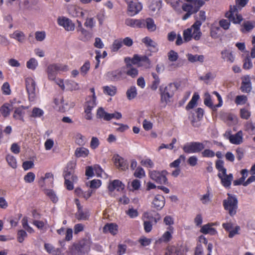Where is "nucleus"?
Segmentation results:
<instances>
[{
    "label": "nucleus",
    "instance_id": "obj_26",
    "mask_svg": "<svg viewBox=\"0 0 255 255\" xmlns=\"http://www.w3.org/2000/svg\"><path fill=\"white\" fill-rule=\"evenodd\" d=\"M77 32L80 33L79 39L83 42L88 41L92 37V34L84 28L77 29Z\"/></svg>",
    "mask_w": 255,
    "mask_h": 255
},
{
    "label": "nucleus",
    "instance_id": "obj_24",
    "mask_svg": "<svg viewBox=\"0 0 255 255\" xmlns=\"http://www.w3.org/2000/svg\"><path fill=\"white\" fill-rule=\"evenodd\" d=\"M162 6V2L160 0H153L149 6L150 14L152 15L157 14Z\"/></svg>",
    "mask_w": 255,
    "mask_h": 255
},
{
    "label": "nucleus",
    "instance_id": "obj_21",
    "mask_svg": "<svg viewBox=\"0 0 255 255\" xmlns=\"http://www.w3.org/2000/svg\"><path fill=\"white\" fill-rule=\"evenodd\" d=\"M54 103L56 108L60 111L64 112L67 111L69 106L67 102H65L62 96L55 98Z\"/></svg>",
    "mask_w": 255,
    "mask_h": 255
},
{
    "label": "nucleus",
    "instance_id": "obj_41",
    "mask_svg": "<svg viewBox=\"0 0 255 255\" xmlns=\"http://www.w3.org/2000/svg\"><path fill=\"white\" fill-rule=\"evenodd\" d=\"M96 97L88 96L86 98V102L84 105V108L93 109L97 105Z\"/></svg>",
    "mask_w": 255,
    "mask_h": 255
},
{
    "label": "nucleus",
    "instance_id": "obj_58",
    "mask_svg": "<svg viewBox=\"0 0 255 255\" xmlns=\"http://www.w3.org/2000/svg\"><path fill=\"white\" fill-rule=\"evenodd\" d=\"M122 40L116 39L113 42L111 49L112 52H117L122 46Z\"/></svg>",
    "mask_w": 255,
    "mask_h": 255
},
{
    "label": "nucleus",
    "instance_id": "obj_39",
    "mask_svg": "<svg viewBox=\"0 0 255 255\" xmlns=\"http://www.w3.org/2000/svg\"><path fill=\"white\" fill-rule=\"evenodd\" d=\"M149 214L144 213L143 215V219L144 220L143 227L146 233H149L152 229V225L150 221L145 220V219H149Z\"/></svg>",
    "mask_w": 255,
    "mask_h": 255
},
{
    "label": "nucleus",
    "instance_id": "obj_6",
    "mask_svg": "<svg viewBox=\"0 0 255 255\" xmlns=\"http://www.w3.org/2000/svg\"><path fill=\"white\" fill-rule=\"evenodd\" d=\"M240 10L237 5L231 6L229 11L226 13L225 16L233 23L239 24L243 20L242 15L239 12Z\"/></svg>",
    "mask_w": 255,
    "mask_h": 255
},
{
    "label": "nucleus",
    "instance_id": "obj_59",
    "mask_svg": "<svg viewBox=\"0 0 255 255\" xmlns=\"http://www.w3.org/2000/svg\"><path fill=\"white\" fill-rule=\"evenodd\" d=\"M168 59L170 62L176 61L178 58V54L174 50H170L167 53Z\"/></svg>",
    "mask_w": 255,
    "mask_h": 255
},
{
    "label": "nucleus",
    "instance_id": "obj_56",
    "mask_svg": "<svg viewBox=\"0 0 255 255\" xmlns=\"http://www.w3.org/2000/svg\"><path fill=\"white\" fill-rule=\"evenodd\" d=\"M220 31V28L218 26L212 25L210 29V35L213 38L216 39L219 37Z\"/></svg>",
    "mask_w": 255,
    "mask_h": 255
},
{
    "label": "nucleus",
    "instance_id": "obj_35",
    "mask_svg": "<svg viewBox=\"0 0 255 255\" xmlns=\"http://www.w3.org/2000/svg\"><path fill=\"white\" fill-rule=\"evenodd\" d=\"M44 248L46 252L49 254L52 255H61L60 249L55 248L50 243H44Z\"/></svg>",
    "mask_w": 255,
    "mask_h": 255
},
{
    "label": "nucleus",
    "instance_id": "obj_19",
    "mask_svg": "<svg viewBox=\"0 0 255 255\" xmlns=\"http://www.w3.org/2000/svg\"><path fill=\"white\" fill-rule=\"evenodd\" d=\"M28 109V107L21 106L16 108L14 111L13 117L15 120H19L22 122L24 121V116L25 112Z\"/></svg>",
    "mask_w": 255,
    "mask_h": 255
},
{
    "label": "nucleus",
    "instance_id": "obj_2",
    "mask_svg": "<svg viewBox=\"0 0 255 255\" xmlns=\"http://www.w3.org/2000/svg\"><path fill=\"white\" fill-rule=\"evenodd\" d=\"M238 203L236 196L228 194L227 198L223 201V206L231 216H234L237 213Z\"/></svg>",
    "mask_w": 255,
    "mask_h": 255
},
{
    "label": "nucleus",
    "instance_id": "obj_61",
    "mask_svg": "<svg viewBox=\"0 0 255 255\" xmlns=\"http://www.w3.org/2000/svg\"><path fill=\"white\" fill-rule=\"evenodd\" d=\"M45 193L49 197L53 202L56 203L58 201V198L54 191L52 190L46 189L45 191Z\"/></svg>",
    "mask_w": 255,
    "mask_h": 255
},
{
    "label": "nucleus",
    "instance_id": "obj_7",
    "mask_svg": "<svg viewBox=\"0 0 255 255\" xmlns=\"http://www.w3.org/2000/svg\"><path fill=\"white\" fill-rule=\"evenodd\" d=\"M26 89L28 94L29 99L33 101L36 97V83L34 77L28 76L25 79Z\"/></svg>",
    "mask_w": 255,
    "mask_h": 255
},
{
    "label": "nucleus",
    "instance_id": "obj_44",
    "mask_svg": "<svg viewBox=\"0 0 255 255\" xmlns=\"http://www.w3.org/2000/svg\"><path fill=\"white\" fill-rule=\"evenodd\" d=\"M75 143L80 146H84L87 141L86 137L80 133H77L74 136Z\"/></svg>",
    "mask_w": 255,
    "mask_h": 255
},
{
    "label": "nucleus",
    "instance_id": "obj_52",
    "mask_svg": "<svg viewBox=\"0 0 255 255\" xmlns=\"http://www.w3.org/2000/svg\"><path fill=\"white\" fill-rule=\"evenodd\" d=\"M216 77V74L214 72H208L202 76L200 77V79L206 83H208L210 81L213 80Z\"/></svg>",
    "mask_w": 255,
    "mask_h": 255
},
{
    "label": "nucleus",
    "instance_id": "obj_34",
    "mask_svg": "<svg viewBox=\"0 0 255 255\" xmlns=\"http://www.w3.org/2000/svg\"><path fill=\"white\" fill-rule=\"evenodd\" d=\"M186 56L188 60L191 63H195L197 62L203 63L205 59L204 56L203 55H193L191 53H187Z\"/></svg>",
    "mask_w": 255,
    "mask_h": 255
},
{
    "label": "nucleus",
    "instance_id": "obj_15",
    "mask_svg": "<svg viewBox=\"0 0 255 255\" xmlns=\"http://www.w3.org/2000/svg\"><path fill=\"white\" fill-rule=\"evenodd\" d=\"M54 178L51 173H46L44 176L41 177L38 181L39 185L42 188L50 186L52 185Z\"/></svg>",
    "mask_w": 255,
    "mask_h": 255
},
{
    "label": "nucleus",
    "instance_id": "obj_4",
    "mask_svg": "<svg viewBox=\"0 0 255 255\" xmlns=\"http://www.w3.org/2000/svg\"><path fill=\"white\" fill-rule=\"evenodd\" d=\"M204 147L205 146L203 143L192 141L185 143L182 147V149L185 153L190 154L201 152Z\"/></svg>",
    "mask_w": 255,
    "mask_h": 255
},
{
    "label": "nucleus",
    "instance_id": "obj_36",
    "mask_svg": "<svg viewBox=\"0 0 255 255\" xmlns=\"http://www.w3.org/2000/svg\"><path fill=\"white\" fill-rule=\"evenodd\" d=\"M222 58L225 61L232 63L235 60V56L230 50H224L221 52Z\"/></svg>",
    "mask_w": 255,
    "mask_h": 255
},
{
    "label": "nucleus",
    "instance_id": "obj_12",
    "mask_svg": "<svg viewBox=\"0 0 255 255\" xmlns=\"http://www.w3.org/2000/svg\"><path fill=\"white\" fill-rule=\"evenodd\" d=\"M223 228L229 232V237L233 238L235 235L239 234L240 227L239 226L235 225L232 222H228L222 224Z\"/></svg>",
    "mask_w": 255,
    "mask_h": 255
},
{
    "label": "nucleus",
    "instance_id": "obj_11",
    "mask_svg": "<svg viewBox=\"0 0 255 255\" xmlns=\"http://www.w3.org/2000/svg\"><path fill=\"white\" fill-rule=\"evenodd\" d=\"M128 15L132 16L137 13L142 9V5L141 3L137 1H129L128 2Z\"/></svg>",
    "mask_w": 255,
    "mask_h": 255
},
{
    "label": "nucleus",
    "instance_id": "obj_3",
    "mask_svg": "<svg viewBox=\"0 0 255 255\" xmlns=\"http://www.w3.org/2000/svg\"><path fill=\"white\" fill-rule=\"evenodd\" d=\"M168 172L166 170H151L149 172V176L150 178L158 184L168 185V181L167 175Z\"/></svg>",
    "mask_w": 255,
    "mask_h": 255
},
{
    "label": "nucleus",
    "instance_id": "obj_53",
    "mask_svg": "<svg viewBox=\"0 0 255 255\" xmlns=\"http://www.w3.org/2000/svg\"><path fill=\"white\" fill-rule=\"evenodd\" d=\"M109 113L106 112L104 109L101 107L98 109L97 111V117L99 119H103L105 121H108Z\"/></svg>",
    "mask_w": 255,
    "mask_h": 255
},
{
    "label": "nucleus",
    "instance_id": "obj_62",
    "mask_svg": "<svg viewBox=\"0 0 255 255\" xmlns=\"http://www.w3.org/2000/svg\"><path fill=\"white\" fill-rule=\"evenodd\" d=\"M248 98L245 95H240L236 97L235 103L238 105H243L247 103Z\"/></svg>",
    "mask_w": 255,
    "mask_h": 255
},
{
    "label": "nucleus",
    "instance_id": "obj_37",
    "mask_svg": "<svg viewBox=\"0 0 255 255\" xmlns=\"http://www.w3.org/2000/svg\"><path fill=\"white\" fill-rule=\"evenodd\" d=\"M89 150L83 146L78 147L75 151V155L78 158H86L89 154Z\"/></svg>",
    "mask_w": 255,
    "mask_h": 255
},
{
    "label": "nucleus",
    "instance_id": "obj_42",
    "mask_svg": "<svg viewBox=\"0 0 255 255\" xmlns=\"http://www.w3.org/2000/svg\"><path fill=\"white\" fill-rule=\"evenodd\" d=\"M71 175L70 171H65L64 172L65 184L66 188L69 190H71L74 188L73 183L70 180Z\"/></svg>",
    "mask_w": 255,
    "mask_h": 255
},
{
    "label": "nucleus",
    "instance_id": "obj_28",
    "mask_svg": "<svg viewBox=\"0 0 255 255\" xmlns=\"http://www.w3.org/2000/svg\"><path fill=\"white\" fill-rule=\"evenodd\" d=\"M228 138L231 143L240 144L243 142V132L240 130L235 134L230 135Z\"/></svg>",
    "mask_w": 255,
    "mask_h": 255
},
{
    "label": "nucleus",
    "instance_id": "obj_64",
    "mask_svg": "<svg viewBox=\"0 0 255 255\" xmlns=\"http://www.w3.org/2000/svg\"><path fill=\"white\" fill-rule=\"evenodd\" d=\"M201 156L205 158H213L215 156V152L210 149H205L201 152Z\"/></svg>",
    "mask_w": 255,
    "mask_h": 255
},
{
    "label": "nucleus",
    "instance_id": "obj_60",
    "mask_svg": "<svg viewBox=\"0 0 255 255\" xmlns=\"http://www.w3.org/2000/svg\"><path fill=\"white\" fill-rule=\"evenodd\" d=\"M142 42L148 47L155 48L157 46L156 43L149 37H145L143 38L142 39Z\"/></svg>",
    "mask_w": 255,
    "mask_h": 255
},
{
    "label": "nucleus",
    "instance_id": "obj_49",
    "mask_svg": "<svg viewBox=\"0 0 255 255\" xmlns=\"http://www.w3.org/2000/svg\"><path fill=\"white\" fill-rule=\"evenodd\" d=\"M212 197V193L208 191L205 194L201 196L200 200L203 204L207 205L211 202Z\"/></svg>",
    "mask_w": 255,
    "mask_h": 255
},
{
    "label": "nucleus",
    "instance_id": "obj_32",
    "mask_svg": "<svg viewBox=\"0 0 255 255\" xmlns=\"http://www.w3.org/2000/svg\"><path fill=\"white\" fill-rule=\"evenodd\" d=\"M118 231V226L114 223L107 224L103 228V232L105 233H110L115 235L117 234Z\"/></svg>",
    "mask_w": 255,
    "mask_h": 255
},
{
    "label": "nucleus",
    "instance_id": "obj_55",
    "mask_svg": "<svg viewBox=\"0 0 255 255\" xmlns=\"http://www.w3.org/2000/svg\"><path fill=\"white\" fill-rule=\"evenodd\" d=\"M126 213L132 219L136 218L139 215L137 210L134 209L132 206H129L128 209L126 211Z\"/></svg>",
    "mask_w": 255,
    "mask_h": 255
},
{
    "label": "nucleus",
    "instance_id": "obj_45",
    "mask_svg": "<svg viewBox=\"0 0 255 255\" xmlns=\"http://www.w3.org/2000/svg\"><path fill=\"white\" fill-rule=\"evenodd\" d=\"M89 212L87 210H83L82 209H79L76 213V217L80 220H86L89 217Z\"/></svg>",
    "mask_w": 255,
    "mask_h": 255
},
{
    "label": "nucleus",
    "instance_id": "obj_18",
    "mask_svg": "<svg viewBox=\"0 0 255 255\" xmlns=\"http://www.w3.org/2000/svg\"><path fill=\"white\" fill-rule=\"evenodd\" d=\"M187 3H184L182 5V9L184 11L190 13H194L196 12L202 3L199 4L197 2L187 1Z\"/></svg>",
    "mask_w": 255,
    "mask_h": 255
},
{
    "label": "nucleus",
    "instance_id": "obj_17",
    "mask_svg": "<svg viewBox=\"0 0 255 255\" xmlns=\"http://www.w3.org/2000/svg\"><path fill=\"white\" fill-rule=\"evenodd\" d=\"M125 24L127 26L134 28H140L145 27L144 20L143 19L127 18L125 20Z\"/></svg>",
    "mask_w": 255,
    "mask_h": 255
},
{
    "label": "nucleus",
    "instance_id": "obj_1",
    "mask_svg": "<svg viewBox=\"0 0 255 255\" xmlns=\"http://www.w3.org/2000/svg\"><path fill=\"white\" fill-rule=\"evenodd\" d=\"M201 22L195 21L191 27L183 31V39L185 42L190 41L192 38L195 40H199L202 35L200 30Z\"/></svg>",
    "mask_w": 255,
    "mask_h": 255
},
{
    "label": "nucleus",
    "instance_id": "obj_9",
    "mask_svg": "<svg viewBox=\"0 0 255 255\" xmlns=\"http://www.w3.org/2000/svg\"><path fill=\"white\" fill-rule=\"evenodd\" d=\"M107 76L112 81H118L126 79L124 67L108 72Z\"/></svg>",
    "mask_w": 255,
    "mask_h": 255
},
{
    "label": "nucleus",
    "instance_id": "obj_10",
    "mask_svg": "<svg viewBox=\"0 0 255 255\" xmlns=\"http://www.w3.org/2000/svg\"><path fill=\"white\" fill-rule=\"evenodd\" d=\"M131 62L134 65H137L138 67H143L145 68L149 67L150 60L146 56H139L135 54L131 60Z\"/></svg>",
    "mask_w": 255,
    "mask_h": 255
},
{
    "label": "nucleus",
    "instance_id": "obj_33",
    "mask_svg": "<svg viewBox=\"0 0 255 255\" xmlns=\"http://www.w3.org/2000/svg\"><path fill=\"white\" fill-rule=\"evenodd\" d=\"M55 64L49 65L47 68L46 72L48 78L50 80H55L57 73L58 72Z\"/></svg>",
    "mask_w": 255,
    "mask_h": 255
},
{
    "label": "nucleus",
    "instance_id": "obj_54",
    "mask_svg": "<svg viewBox=\"0 0 255 255\" xmlns=\"http://www.w3.org/2000/svg\"><path fill=\"white\" fill-rule=\"evenodd\" d=\"M145 26L150 31H154L156 30V26L154 20L151 18H146L144 20Z\"/></svg>",
    "mask_w": 255,
    "mask_h": 255
},
{
    "label": "nucleus",
    "instance_id": "obj_25",
    "mask_svg": "<svg viewBox=\"0 0 255 255\" xmlns=\"http://www.w3.org/2000/svg\"><path fill=\"white\" fill-rule=\"evenodd\" d=\"M114 158L115 165L120 170L125 171L128 168V165L123 158L119 155H116Z\"/></svg>",
    "mask_w": 255,
    "mask_h": 255
},
{
    "label": "nucleus",
    "instance_id": "obj_27",
    "mask_svg": "<svg viewBox=\"0 0 255 255\" xmlns=\"http://www.w3.org/2000/svg\"><path fill=\"white\" fill-rule=\"evenodd\" d=\"M12 109V103H5L0 107V113L2 117L6 118L9 116Z\"/></svg>",
    "mask_w": 255,
    "mask_h": 255
},
{
    "label": "nucleus",
    "instance_id": "obj_57",
    "mask_svg": "<svg viewBox=\"0 0 255 255\" xmlns=\"http://www.w3.org/2000/svg\"><path fill=\"white\" fill-rule=\"evenodd\" d=\"M177 139L175 138H173L170 144L162 143L158 147V150L159 151L163 148H167L172 150L174 148V144L176 143Z\"/></svg>",
    "mask_w": 255,
    "mask_h": 255
},
{
    "label": "nucleus",
    "instance_id": "obj_14",
    "mask_svg": "<svg viewBox=\"0 0 255 255\" xmlns=\"http://www.w3.org/2000/svg\"><path fill=\"white\" fill-rule=\"evenodd\" d=\"M67 11L71 16L74 17L83 18L85 15L82 7L74 5H69L67 7Z\"/></svg>",
    "mask_w": 255,
    "mask_h": 255
},
{
    "label": "nucleus",
    "instance_id": "obj_48",
    "mask_svg": "<svg viewBox=\"0 0 255 255\" xmlns=\"http://www.w3.org/2000/svg\"><path fill=\"white\" fill-rule=\"evenodd\" d=\"M26 67L32 71L35 70L38 65V61L35 58H31L26 62Z\"/></svg>",
    "mask_w": 255,
    "mask_h": 255
},
{
    "label": "nucleus",
    "instance_id": "obj_22",
    "mask_svg": "<svg viewBox=\"0 0 255 255\" xmlns=\"http://www.w3.org/2000/svg\"><path fill=\"white\" fill-rule=\"evenodd\" d=\"M218 176L221 180L222 184L226 188L229 187L233 179L232 174H227L225 173H218Z\"/></svg>",
    "mask_w": 255,
    "mask_h": 255
},
{
    "label": "nucleus",
    "instance_id": "obj_51",
    "mask_svg": "<svg viewBox=\"0 0 255 255\" xmlns=\"http://www.w3.org/2000/svg\"><path fill=\"white\" fill-rule=\"evenodd\" d=\"M6 160L9 166L11 168L15 169L17 167V160L14 156L11 154L7 155L6 156Z\"/></svg>",
    "mask_w": 255,
    "mask_h": 255
},
{
    "label": "nucleus",
    "instance_id": "obj_29",
    "mask_svg": "<svg viewBox=\"0 0 255 255\" xmlns=\"http://www.w3.org/2000/svg\"><path fill=\"white\" fill-rule=\"evenodd\" d=\"M172 87V85L170 84L166 87L163 91L161 93V100L162 102H164L167 104L172 96V94L169 92L170 88Z\"/></svg>",
    "mask_w": 255,
    "mask_h": 255
},
{
    "label": "nucleus",
    "instance_id": "obj_13",
    "mask_svg": "<svg viewBox=\"0 0 255 255\" xmlns=\"http://www.w3.org/2000/svg\"><path fill=\"white\" fill-rule=\"evenodd\" d=\"M125 189V185L119 180L110 181L108 186V189L110 195H112L114 191L121 192Z\"/></svg>",
    "mask_w": 255,
    "mask_h": 255
},
{
    "label": "nucleus",
    "instance_id": "obj_30",
    "mask_svg": "<svg viewBox=\"0 0 255 255\" xmlns=\"http://www.w3.org/2000/svg\"><path fill=\"white\" fill-rule=\"evenodd\" d=\"M9 37L20 43H23L26 38L25 34L22 31L18 30L9 34Z\"/></svg>",
    "mask_w": 255,
    "mask_h": 255
},
{
    "label": "nucleus",
    "instance_id": "obj_8",
    "mask_svg": "<svg viewBox=\"0 0 255 255\" xmlns=\"http://www.w3.org/2000/svg\"><path fill=\"white\" fill-rule=\"evenodd\" d=\"M57 22L59 26L63 27L67 31H73L75 29V23L71 19L66 16L58 17Z\"/></svg>",
    "mask_w": 255,
    "mask_h": 255
},
{
    "label": "nucleus",
    "instance_id": "obj_43",
    "mask_svg": "<svg viewBox=\"0 0 255 255\" xmlns=\"http://www.w3.org/2000/svg\"><path fill=\"white\" fill-rule=\"evenodd\" d=\"M200 96L199 94L197 93H195L192 97L191 100L190 101V102L188 103L186 107V110H188L190 109H192L193 108H194L197 105V101L199 99Z\"/></svg>",
    "mask_w": 255,
    "mask_h": 255
},
{
    "label": "nucleus",
    "instance_id": "obj_47",
    "mask_svg": "<svg viewBox=\"0 0 255 255\" xmlns=\"http://www.w3.org/2000/svg\"><path fill=\"white\" fill-rule=\"evenodd\" d=\"M137 90L134 86H131L128 88L126 92L127 98L129 100H132L137 96Z\"/></svg>",
    "mask_w": 255,
    "mask_h": 255
},
{
    "label": "nucleus",
    "instance_id": "obj_63",
    "mask_svg": "<svg viewBox=\"0 0 255 255\" xmlns=\"http://www.w3.org/2000/svg\"><path fill=\"white\" fill-rule=\"evenodd\" d=\"M46 34L45 31H37L35 33V39L39 42L43 41L46 38Z\"/></svg>",
    "mask_w": 255,
    "mask_h": 255
},
{
    "label": "nucleus",
    "instance_id": "obj_40",
    "mask_svg": "<svg viewBox=\"0 0 255 255\" xmlns=\"http://www.w3.org/2000/svg\"><path fill=\"white\" fill-rule=\"evenodd\" d=\"M44 114V111L38 107H33L31 110L30 117L32 118H41Z\"/></svg>",
    "mask_w": 255,
    "mask_h": 255
},
{
    "label": "nucleus",
    "instance_id": "obj_20",
    "mask_svg": "<svg viewBox=\"0 0 255 255\" xmlns=\"http://www.w3.org/2000/svg\"><path fill=\"white\" fill-rule=\"evenodd\" d=\"M174 232V228L172 226H169L167 228V231L165 232L162 236L156 241V243H167L172 239V234Z\"/></svg>",
    "mask_w": 255,
    "mask_h": 255
},
{
    "label": "nucleus",
    "instance_id": "obj_31",
    "mask_svg": "<svg viewBox=\"0 0 255 255\" xmlns=\"http://www.w3.org/2000/svg\"><path fill=\"white\" fill-rule=\"evenodd\" d=\"M125 75H128L132 78H135L138 74V70L133 67L131 64L124 66Z\"/></svg>",
    "mask_w": 255,
    "mask_h": 255
},
{
    "label": "nucleus",
    "instance_id": "obj_38",
    "mask_svg": "<svg viewBox=\"0 0 255 255\" xmlns=\"http://www.w3.org/2000/svg\"><path fill=\"white\" fill-rule=\"evenodd\" d=\"M212 225L207 224L203 226L200 230V232L204 234H210L215 235L217 233L216 230L213 228Z\"/></svg>",
    "mask_w": 255,
    "mask_h": 255
},
{
    "label": "nucleus",
    "instance_id": "obj_5",
    "mask_svg": "<svg viewBox=\"0 0 255 255\" xmlns=\"http://www.w3.org/2000/svg\"><path fill=\"white\" fill-rule=\"evenodd\" d=\"M212 94L217 97L219 103L217 105H214L211 95L209 93L206 92L204 95V104L213 110L215 111L217 108L221 107L223 105V100L221 95L217 92L214 91Z\"/></svg>",
    "mask_w": 255,
    "mask_h": 255
},
{
    "label": "nucleus",
    "instance_id": "obj_16",
    "mask_svg": "<svg viewBox=\"0 0 255 255\" xmlns=\"http://www.w3.org/2000/svg\"><path fill=\"white\" fill-rule=\"evenodd\" d=\"M165 203V198L161 195H156L151 203L152 207L157 210H160L163 208Z\"/></svg>",
    "mask_w": 255,
    "mask_h": 255
},
{
    "label": "nucleus",
    "instance_id": "obj_23",
    "mask_svg": "<svg viewBox=\"0 0 255 255\" xmlns=\"http://www.w3.org/2000/svg\"><path fill=\"white\" fill-rule=\"evenodd\" d=\"M242 91L245 93H249L252 88L250 76L249 75L244 76L242 78Z\"/></svg>",
    "mask_w": 255,
    "mask_h": 255
},
{
    "label": "nucleus",
    "instance_id": "obj_46",
    "mask_svg": "<svg viewBox=\"0 0 255 255\" xmlns=\"http://www.w3.org/2000/svg\"><path fill=\"white\" fill-rule=\"evenodd\" d=\"M186 157L183 154L180 155L179 157L171 162L169 164V167L170 168H180L179 166L182 162H184L185 160Z\"/></svg>",
    "mask_w": 255,
    "mask_h": 255
},
{
    "label": "nucleus",
    "instance_id": "obj_50",
    "mask_svg": "<svg viewBox=\"0 0 255 255\" xmlns=\"http://www.w3.org/2000/svg\"><path fill=\"white\" fill-rule=\"evenodd\" d=\"M103 92L107 95L111 96H114L115 95L117 92V88L116 87L113 86H104Z\"/></svg>",
    "mask_w": 255,
    "mask_h": 255
}]
</instances>
